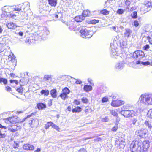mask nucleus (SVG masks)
Here are the masks:
<instances>
[{
  "instance_id": "58",
  "label": "nucleus",
  "mask_w": 152,
  "mask_h": 152,
  "mask_svg": "<svg viewBox=\"0 0 152 152\" xmlns=\"http://www.w3.org/2000/svg\"><path fill=\"white\" fill-rule=\"evenodd\" d=\"M16 90L18 92L20 93H22L23 91V88L21 86H20V87L17 88Z\"/></svg>"
},
{
  "instance_id": "22",
  "label": "nucleus",
  "mask_w": 152,
  "mask_h": 152,
  "mask_svg": "<svg viewBox=\"0 0 152 152\" xmlns=\"http://www.w3.org/2000/svg\"><path fill=\"white\" fill-rule=\"evenodd\" d=\"M132 33V31L129 28H126L125 29L124 33V35L125 37H129Z\"/></svg>"
},
{
  "instance_id": "10",
  "label": "nucleus",
  "mask_w": 152,
  "mask_h": 152,
  "mask_svg": "<svg viewBox=\"0 0 152 152\" xmlns=\"http://www.w3.org/2000/svg\"><path fill=\"white\" fill-rule=\"evenodd\" d=\"M143 4L144 8L146 9V10H144L145 12L149 11L150 9L149 8L152 6V2L149 1V0H145Z\"/></svg>"
},
{
  "instance_id": "6",
  "label": "nucleus",
  "mask_w": 152,
  "mask_h": 152,
  "mask_svg": "<svg viewBox=\"0 0 152 152\" xmlns=\"http://www.w3.org/2000/svg\"><path fill=\"white\" fill-rule=\"evenodd\" d=\"M137 111L135 112L133 110H130L128 111H126L125 113L122 114L125 117L128 118L133 117L137 115Z\"/></svg>"
},
{
  "instance_id": "27",
  "label": "nucleus",
  "mask_w": 152,
  "mask_h": 152,
  "mask_svg": "<svg viewBox=\"0 0 152 152\" xmlns=\"http://www.w3.org/2000/svg\"><path fill=\"white\" fill-rule=\"evenodd\" d=\"M50 94L53 98H56L57 97V91L55 89L51 90L50 92Z\"/></svg>"
},
{
  "instance_id": "11",
  "label": "nucleus",
  "mask_w": 152,
  "mask_h": 152,
  "mask_svg": "<svg viewBox=\"0 0 152 152\" xmlns=\"http://www.w3.org/2000/svg\"><path fill=\"white\" fill-rule=\"evenodd\" d=\"M0 152H12V150L9 145H4L0 146Z\"/></svg>"
},
{
  "instance_id": "20",
  "label": "nucleus",
  "mask_w": 152,
  "mask_h": 152,
  "mask_svg": "<svg viewBox=\"0 0 152 152\" xmlns=\"http://www.w3.org/2000/svg\"><path fill=\"white\" fill-rule=\"evenodd\" d=\"M144 124L148 128H152V122L146 120L144 122Z\"/></svg>"
},
{
  "instance_id": "14",
  "label": "nucleus",
  "mask_w": 152,
  "mask_h": 152,
  "mask_svg": "<svg viewBox=\"0 0 152 152\" xmlns=\"http://www.w3.org/2000/svg\"><path fill=\"white\" fill-rule=\"evenodd\" d=\"M39 29L42 30V33L43 34L42 36L44 37H46L49 34L48 29L45 27L40 26L39 27Z\"/></svg>"
},
{
  "instance_id": "13",
  "label": "nucleus",
  "mask_w": 152,
  "mask_h": 152,
  "mask_svg": "<svg viewBox=\"0 0 152 152\" xmlns=\"http://www.w3.org/2000/svg\"><path fill=\"white\" fill-rule=\"evenodd\" d=\"M18 121V120L16 116L10 117L5 119V122L7 123H10L13 124L17 123Z\"/></svg>"
},
{
  "instance_id": "48",
  "label": "nucleus",
  "mask_w": 152,
  "mask_h": 152,
  "mask_svg": "<svg viewBox=\"0 0 152 152\" xmlns=\"http://www.w3.org/2000/svg\"><path fill=\"white\" fill-rule=\"evenodd\" d=\"M110 113L114 116L117 117L118 116V113L114 110H111Z\"/></svg>"
},
{
  "instance_id": "62",
  "label": "nucleus",
  "mask_w": 152,
  "mask_h": 152,
  "mask_svg": "<svg viewBox=\"0 0 152 152\" xmlns=\"http://www.w3.org/2000/svg\"><path fill=\"white\" fill-rule=\"evenodd\" d=\"M134 25L136 27H137L139 25V23L138 21L136 20L134 21Z\"/></svg>"
},
{
  "instance_id": "30",
  "label": "nucleus",
  "mask_w": 152,
  "mask_h": 152,
  "mask_svg": "<svg viewBox=\"0 0 152 152\" xmlns=\"http://www.w3.org/2000/svg\"><path fill=\"white\" fill-rule=\"evenodd\" d=\"M90 15V12L88 10H84L82 16L84 17V19L86 17Z\"/></svg>"
},
{
  "instance_id": "61",
  "label": "nucleus",
  "mask_w": 152,
  "mask_h": 152,
  "mask_svg": "<svg viewBox=\"0 0 152 152\" xmlns=\"http://www.w3.org/2000/svg\"><path fill=\"white\" fill-rule=\"evenodd\" d=\"M99 21L98 20H91V23L93 24H95L96 23L98 22Z\"/></svg>"
},
{
  "instance_id": "16",
  "label": "nucleus",
  "mask_w": 152,
  "mask_h": 152,
  "mask_svg": "<svg viewBox=\"0 0 152 152\" xmlns=\"http://www.w3.org/2000/svg\"><path fill=\"white\" fill-rule=\"evenodd\" d=\"M39 124V120L35 118L29 121V124L31 126L32 125L35 126H37Z\"/></svg>"
},
{
  "instance_id": "38",
  "label": "nucleus",
  "mask_w": 152,
  "mask_h": 152,
  "mask_svg": "<svg viewBox=\"0 0 152 152\" xmlns=\"http://www.w3.org/2000/svg\"><path fill=\"white\" fill-rule=\"evenodd\" d=\"M19 146V142L18 141H14L12 144V146L15 149L18 148Z\"/></svg>"
},
{
  "instance_id": "39",
  "label": "nucleus",
  "mask_w": 152,
  "mask_h": 152,
  "mask_svg": "<svg viewBox=\"0 0 152 152\" xmlns=\"http://www.w3.org/2000/svg\"><path fill=\"white\" fill-rule=\"evenodd\" d=\"M53 123L52 122H48L45 125V128L46 129H48L50 126L53 125Z\"/></svg>"
},
{
  "instance_id": "19",
  "label": "nucleus",
  "mask_w": 152,
  "mask_h": 152,
  "mask_svg": "<svg viewBox=\"0 0 152 152\" xmlns=\"http://www.w3.org/2000/svg\"><path fill=\"white\" fill-rule=\"evenodd\" d=\"M67 26H69L68 28L71 30H73L75 31V29L74 28L75 26H74V22L72 21H69L67 23Z\"/></svg>"
},
{
  "instance_id": "44",
  "label": "nucleus",
  "mask_w": 152,
  "mask_h": 152,
  "mask_svg": "<svg viewBox=\"0 0 152 152\" xmlns=\"http://www.w3.org/2000/svg\"><path fill=\"white\" fill-rule=\"evenodd\" d=\"M59 96L63 100H64L68 98L67 95L62 93Z\"/></svg>"
},
{
  "instance_id": "18",
  "label": "nucleus",
  "mask_w": 152,
  "mask_h": 152,
  "mask_svg": "<svg viewBox=\"0 0 152 152\" xmlns=\"http://www.w3.org/2000/svg\"><path fill=\"white\" fill-rule=\"evenodd\" d=\"M124 66V63L123 61L119 62L116 64L115 67L116 69L121 70Z\"/></svg>"
},
{
  "instance_id": "24",
  "label": "nucleus",
  "mask_w": 152,
  "mask_h": 152,
  "mask_svg": "<svg viewBox=\"0 0 152 152\" xmlns=\"http://www.w3.org/2000/svg\"><path fill=\"white\" fill-rule=\"evenodd\" d=\"M139 131L140 136H142L146 135L148 133V130L146 129L142 128Z\"/></svg>"
},
{
  "instance_id": "28",
  "label": "nucleus",
  "mask_w": 152,
  "mask_h": 152,
  "mask_svg": "<svg viewBox=\"0 0 152 152\" xmlns=\"http://www.w3.org/2000/svg\"><path fill=\"white\" fill-rule=\"evenodd\" d=\"M49 4L52 6L55 7L57 3V0H48Z\"/></svg>"
},
{
  "instance_id": "21",
  "label": "nucleus",
  "mask_w": 152,
  "mask_h": 152,
  "mask_svg": "<svg viewBox=\"0 0 152 152\" xmlns=\"http://www.w3.org/2000/svg\"><path fill=\"white\" fill-rule=\"evenodd\" d=\"M84 20V17L82 15L77 16L74 18V20L77 22H81Z\"/></svg>"
},
{
  "instance_id": "49",
  "label": "nucleus",
  "mask_w": 152,
  "mask_h": 152,
  "mask_svg": "<svg viewBox=\"0 0 152 152\" xmlns=\"http://www.w3.org/2000/svg\"><path fill=\"white\" fill-rule=\"evenodd\" d=\"M52 127L57 130L59 131L60 129L59 127L53 123V125L52 126Z\"/></svg>"
},
{
  "instance_id": "45",
  "label": "nucleus",
  "mask_w": 152,
  "mask_h": 152,
  "mask_svg": "<svg viewBox=\"0 0 152 152\" xmlns=\"http://www.w3.org/2000/svg\"><path fill=\"white\" fill-rule=\"evenodd\" d=\"M2 45L1 44H0V61H1L2 58V55L1 53V52H2V54H3V52L4 51H2L3 50L2 47Z\"/></svg>"
},
{
  "instance_id": "57",
  "label": "nucleus",
  "mask_w": 152,
  "mask_h": 152,
  "mask_svg": "<svg viewBox=\"0 0 152 152\" xmlns=\"http://www.w3.org/2000/svg\"><path fill=\"white\" fill-rule=\"evenodd\" d=\"M108 100V99L107 97L105 96L103 97L102 99V102L104 103L107 102Z\"/></svg>"
},
{
  "instance_id": "7",
  "label": "nucleus",
  "mask_w": 152,
  "mask_h": 152,
  "mask_svg": "<svg viewBox=\"0 0 152 152\" xmlns=\"http://www.w3.org/2000/svg\"><path fill=\"white\" fill-rule=\"evenodd\" d=\"M144 52L141 50H137L133 53V56L134 58L140 59L144 56Z\"/></svg>"
},
{
  "instance_id": "3",
  "label": "nucleus",
  "mask_w": 152,
  "mask_h": 152,
  "mask_svg": "<svg viewBox=\"0 0 152 152\" xmlns=\"http://www.w3.org/2000/svg\"><path fill=\"white\" fill-rule=\"evenodd\" d=\"M80 36L83 38H90L92 35V32L87 30L85 27L82 28L80 31Z\"/></svg>"
},
{
  "instance_id": "25",
  "label": "nucleus",
  "mask_w": 152,
  "mask_h": 152,
  "mask_svg": "<svg viewBox=\"0 0 152 152\" xmlns=\"http://www.w3.org/2000/svg\"><path fill=\"white\" fill-rule=\"evenodd\" d=\"M7 27L10 29H14L16 27V26L13 23L10 22L7 24Z\"/></svg>"
},
{
  "instance_id": "52",
  "label": "nucleus",
  "mask_w": 152,
  "mask_h": 152,
  "mask_svg": "<svg viewBox=\"0 0 152 152\" xmlns=\"http://www.w3.org/2000/svg\"><path fill=\"white\" fill-rule=\"evenodd\" d=\"M116 12L117 14L121 15L124 13V10L122 9H120L117 10Z\"/></svg>"
},
{
  "instance_id": "4",
  "label": "nucleus",
  "mask_w": 152,
  "mask_h": 152,
  "mask_svg": "<svg viewBox=\"0 0 152 152\" xmlns=\"http://www.w3.org/2000/svg\"><path fill=\"white\" fill-rule=\"evenodd\" d=\"M148 94H142L140 97L138 102L141 104L148 105Z\"/></svg>"
},
{
  "instance_id": "8",
  "label": "nucleus",
  "mask_w": 152,
  "mask_h": 152,
  "mask_svg": "<svg viewBox=\"0 0 152 152\" xmlns=\"http://www.w3.org/2000/svg\"><path fill=\"white\" fill-rule=\"evenodd\" d=\"M133 106L129 104H127L123 105L121 107V110L120 113L121 115L125 113L126 111H128L132 109Z\"/></svg>"
},
{
  "instance_id": "36",
  "label": "nucleus",
  "mask_w": 152,
  "mask_h": 152,
  "mask_svg": "<svg viewBox=\"0 0 152 152\" xmlns=\"http://www.w3.org/2000/svg\"><path fill=\"white\" fill-rule=\"evenodd\" d=\"M37 106L39 109H42L46 107L45 105L42 103H39L37 104Z\"/></svg>"
},
{
  "instance_id": "53",
  "label": "nucleus",
  "mask_w": 152,
  "mask_h": 152,
  "mask_svg": "<svg viewBox=\"0 0 152 152\" xmlns=\"http://www.w3.org/2000/svg\"><path fill=\"white\" fill-rule=\"evenodd\" d=\"M3 82L4 84H6L7 83V80L6 79L2 78H0V82Z\"/></svg>"
},
{
  "instance_id": "1",
  "label": "nucleus",
  "mask_w": 152,
  "mask_h": 152,
  "mask_svg": "<svg viewBox=\"0 0 152 152\" xmlns=\"http://www.w3.org/2000/svg\"><path fill=\"white\" fill-rule=\"evenodd\" d=\"M2 14L1 15L2 19L10 18H15L17 16L22 19L25 18L28 14L26 12L30 10L29 3L25 2L15 6H5L1 8Z\"/></svg>"
},
{
  "instance_id": "40",
  "label": "nucleus",
  "mask_w": 152,
  "mask_h": 152,
  "mask_svg": "<svg viewBox=\"0 0 152 152\" xmlns=\"http://www.w3.org/2000/svg\"><path fill=\"white\" fill-rule=\"evenodd\" d=\"M125 4L128 6L127 7V8L130 10V11H132L133 9H132V7H131L130 8L129 5L130 4V1L129 0H126L125 1Z\"/></svg>"
},
{
  "instance_id": "29",
  "label": "nucleus",
  "mask_w": 152,
  "mask_h": 152,
  "mask_svg": "<svg viewBox=\"0 0 152 152\" xmlns=\"http://www.w3.org/2000/svg\"><path fill=\"white\" fill-rule=\"evenodd\" d=\"M137 64H141L144 66H147L150 64V63L149 61H146L145 62H141L140 61H137L136 62Z\"/></svg>"
},
{
  "instance_id": "5",
  "label": "nucleus",
  "mask_w": 152,
  "mask_h": 152,
  "mask_svg": "<svg viewBox=\"0 0 152 152\" xmlns=\"http://www.w3.org/2000/svg\"><path fill=\"white\" fill-rule=\"evenodd\" d=\"M116 46V44L111 43L110 44L111 55L114 58H120V57L119 56L118 53L117 52V48Z\"/></svg>"
},
{
  "instance_id": "50",
  "label": "nucleus",
  "mask_w": 152,
  "mask_h": 152,
  "mask_svg": "<svg viewBox=\"0 0 152 152\" xmlns=\"http://www.w3.org/2000/svg\"><path fill=\"white\" fill-rule=\"evenodd\" d=\"M148 115L150 118H152V109L149 110L148 113Z\"/></svg>"
},
{
  "instance_id": "34",
  "label": "nucleus",
  "mask_w": 152,
  "mask_h": 152,
  "mask_svg": "<svg viewBox=\"0 0 152 152\" xmlns=\"http://www.w3.org/2000/svg\"><path fill=\"white\" fill-rule=\"evenodd\" d=\"M8 60L9 61H11L12 60L14 59L15 58V57L14 55L12 53H10L8 56Z\"/></svg>"
},
{
  "instance_id": "60",
  "label": "nucleus",
  "mask_w": 152,
  "mask_h": 152,
  "mask_svg": "<svg viewBox=\"0 0 152 152\" xmlns=\"http://www.w3.org/2000/svg\"><path fill=\"white\" fill-rule=\"evenodd\" d=\"M150 48V47L148 45H145L144 46L143 48L144 50H147Z\"/></svg>"
},
{
  "instance_id": "17",
  "label": "nucleus",
  "mask_w": 152,
  "mask_h": 152,
  "mask_svg": "<svg viewBox=\"0 0 152 152\" xmlns=\"http://www.w3.org/2000/svg\"><path fill=\"white\" fill-rule=\"evenodd\" d=\"M23 148L26 150H33L34 149V147L33 145L29 144H26L23 146Z\"/></svg>"
},
{
  "instance_id": "9",
  "label": "nucleus",
  "mask_w": 152,
  "mask_h": 152,
  "mask_svg": "<svg viewBox=\"0 0 152 152\" xmlns=\"http://www.w3.org/2000/svg\"><path fill=\"white\" fill-rule=\"evenodd\" d=\"M125 103V102L124 101L121 100H113L112 101L111 104L112 106L114 107H116L124 104Z\"/></svg>"
},
{
  "instance_id": "32",
  "label": "nucleus",
  "mask_w": 152,
  "mask_h": 152,
  "mask_svg": "<svg viewBox=\"0 0 152 152\" xmlns=\"http://www.w3.org/2000/svg\"><path fill=\"white\" fill-rule=\"evenodd\" d=\"M84 89L86 92L91 91L92 89V87L90 85H86L84 86Z\"/></svg>"
},
{
  "instance_id": "42",
  "label": "nucleus",
  "mask_w": 152,
  "mask_h": 152,
  "mask_svg": "<svg viewBox=\"0 0 152 152\" xmlns=\"http://www.w3.org/2000/svg\"><path fill=\"white\" fill-rule=\"evenodd\" d=\"M73 0H70L66 3V5L68 7H71L74 5Z\"/></svg>"
},
{
  "instance_id": "2",
  "label": "nucleus",
  "mask_w": 152,
  "mask_h": 152,
  "mask_svg": "<svg viewBox=\"0 0 152 152\" xmlns=\"http://www.w3.org/2000/svg\"><path fill=\"white\" fill-rule=\"evenodd\" d=\"M141 145V142L133 141L130 144V149L132 152H142Z\"/></svg>"
},
{
  "instance_id": "33",
  "label": "nucleus",
  "mask_w": 152,
  "mask_h": 152,
  "mask_svg": "<svg viewBox=\"0 0 152 152\" xmlns=\"http://www.w3.org/2000/svg\"><path fill=\"white\" fill-rule=\"evenodd\" d=\"M15 132L16 131H18L21 129V127L20 126H18L17 125H12Z\"/></svg>"
},
{
  "instance_id": "46",
  "label": "nucleus",
  "mask_w": 152,
  "mask_h": 152,
  "mask_svg": "<svg viewBox=\"0 0 152 152\" xmlns=\"http://www.w3.org/2000/svg\"><path fill=\"white\" fill-rule=\"evenodd\" d=\"M113 0H108L106 2V4L107 6H108V7L110 6L111 5H112L113 2Z\"/></svg>"
},
{
  "instance_id": "43",
  "label": "nucleus",
  "mask_w": 152,
  "mask_h": 152,
  "mask_svg": "<svg viewBox=\"0 0 152 152\" xmlns=\"http://www.w3.org/2000/svg\"><path fill=\"white\" fill-rule=\"evenodd\" d=\"M53 76L51 75H44V79L46 80H48L51 78Z\"/></svg>"
},
{
  "instance_id": "54",
  "label": "nucleus",
  "mask_w": 152,
  "mask_h": 152,
  "mask_svg": "<svg viewBox=\"0 0 152 152\" xmlns=\"http://www.w3.org/2000/svg\"><path fill=\"white\" fill-rule=\"evenodd\" d=\"M8 130L12 132H14V130L13 128V127L12 125H10L8 126Z\"/></svg>"
},
{
  "instance_id": "63",
  "label": "nucleus",
  "mask_w": 152,
  "mask_h": 152,
  "mask_svg": "<svg viewBox=\"0 0 152 152\" xmlns=\"http://www.w3.org/2000/svg\"><path fill=\"white\" fill-rule=\"evenodd\" d=\"M16 34L19 35V36H20L21 37H22L23 35V33L21 31H20L17 33H16Z\"/></svg>"
},
{
  "instance_id": "26",
  "label": "nucleus",
  "mask_w": 152,
  "mask_h": 152,
  "mask_svg": "<svg viewBox=\"0 0 152 152\" xmlns=\"http://www.w3.org/2000/svg\"><path fill=\"white\" fill-rule=\"evenodd\" d=\"M73 8L76 11H78L81 8V5L79 3L77 2L74 4Z\"/></svg>"
},
{
  "instance_id": "41",
  "label": "nucleus",
  "mask_w": 152,
  "mask_h": 152,
  "mask_svg": "<svg viewBox=\"0 0 152 152\" xmlns=\"http://www.w3.org/2000/svg\"><path fill=\"white\" fill-rule=\"evenodd\" d=\"M81 108L79 107H77L72 110V112H79L81 111Z\"/></svg>"
},
{
  "instance_id": "35",
  "label": "nucleus",
  "mask_w": 152,
  "mask_h": 152,
  "mask_svg": "<svg viewBox=\"0 0 152 152\" xmlns=\"http://www.w3.org/2000/svg\"><path fill=\"white\" fill-rule=\"evenodd\" d=\"M152 105V94H148V105Z\"/></svg>"
},
{
  "instance_id": "64",
  "label": "nucleus",
  "mask_w": 152,
  "mask_h": 152,
  "mask_svg": "<svg viewBox=\"0 0 152 152\" xmlns=\"http://www.w3.org/2000/svg\"><path fill=\"white\" fill-rule=\"evenodd\" d=\"M79 152H87V151L84 148H82L80 149Z\"/></svg>"
},
{
  "instance_id": "55",
  "label": "nucleus",
  "mask_w": 152,
  "mask_h": 152,
  "mask_svg": "<svg viewBox=\"0 0 152 152\" xmlns=\"http://www.w3.org/2000/svg\"><path fill=\"white\" fill-rule=\"evenodd\" d=\"M137 122H138V120H137V118L136 117L133 118L132 123L133 125H135Z\"/></svg>"
},
{
  "instance_id": "51",
  "label": "nucleus",
  "mask_w": 152,
  "mask_h": 152,
  "mask_svg": "<svg viewBox=\"0 0 152 152\" xmlns=\"http://www.w3.org/2000/svg\"><path fill=\"white\" fill-rule=\"evenodd\" d=\"M131 15L133 18H136L137 17V13L136 12H134Z\"/></svg>"
},
{
  "instance_id": "37",
  "label": "nucleus",
  "mask_w": 152,
  "mask_h": 152,
  "mask_svg": "<svg viewBox=\"0 0 152 152\" xmlns=\"http://www.w3.org/2000/svg\"><path fill=\"white\" fill-rule=\"evenodd\" d=\"M62 93L67 95L69 93V90L66 87L64 88L62 90Z\"/></svg>"
},
{
  "instance_id": "59",
  "label": "nucleus",
  "mask_w": 152,
  "mask_h": 152,
  "mask_svg": "<svg viewBox=\"0 0 152 152\" xmlns=\"http://www.w3.org/2000/svg\"><path fill=\"white\" fill-rule=\"evenodd\" d=\"M117 129L118 124H116L115 126L112 128V130L113 131H115L117 130Z\"/></svg>"
},
{
  "instance_id": "56",
  "label": "nucleus",
  "mask_w": 152,
  "mask_h": 152,
  "mask_svg": "<svg viewBox=\"0 0 152 152\" xmlns=\"http://www.w3.org/2000/svg\"><path fill=\"white\" fill-rule=\"evenodd\" d=\"M82 101L83 103H87L88 102V99L86 97H83L82 99Z\"/></svg>"
},
{
  "instance_id": "12",
  "label": "nucleus",
  "mask_w": 152,
  "mask_h": 152,
  "mask_svg": "<svg viewBox=\"0 0 152 152\" xmlns=\"http://www.w3.org/2000/svg\"><path fill=\"white\" fill-rule=\"evenodd\" d=\"M142 152H148L149 147V142L147 141H145L143 142Z\"/></svg>"
},
{
  "instance_id": "47",
  "label": "nucleus",
  "mask_w": 152,
  "mask_h": 152,
  "mask_svg": "<svg viewBox=\"0 0 152 152\" xmlns=\"http://www.w3.org/2000/svg\"><path fill=\"white\" fill-rule=\"evenodd\" d=\"M100 13L104 15H108L109 14V11L106 10H101L100 11Z\"/></svg>"
},
{
  "instance_id": "23",
  "label": "nucleus",
  "mask_w": 152,
  "mask_h": 152,
  "mask_svg": "<svg viewBox=\"0 0 152 152\" xmlns=\"http://www.w3.org/2000/svg\"><path fill=\"white\" fill-rule=\"evenodd\" d=\"M136 116V118H137V120H138V125H139L141 121L143 120L142 115L141 113H139V114H138L137 113V115Z\"/></svg>"
},
{
  "instance_id": "15",
  "label": "nucleus",
  "mask_w": 152,
  "mask_h": 152,
  "mask_svg": "<svg viewBox=\"0 0 152 152\" xmlns=\"http://www.w3.org/2000/svg\"><path fill=\"white\" fill-rule=\"evenodd\" d=\"M6 127L2 126L1 127H0V138H3L5 137V132H6Z\"/></svg>"
},
{
  "instance_id": "31",
  "label": "nucleus",
  "mask_w": 152,
  "mask_h": 152,
  "mask_svg": "<svg viewBox=\"0 0 152 152\" xmlns=\"http://www.w3.org/2000/svg\"><path fill=\"white\" fill-rule=\"evenodd\" d=\"M40 93L42 95L48 96L49 94V91L48 90H42L41 91Z\"/></svg>"
}]
</instances>
